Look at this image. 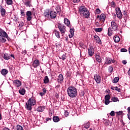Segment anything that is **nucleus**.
<instances>
[{
    "instance_id": "f257e3e1",
    "label": "nucleus",
    "mask_w": 130,
    "mask_h": 130,
    "mask_svg": "<svg viewBox=\"0 0 130 130\" xmlns=\"http://www.w3.org/2000/svg\"><path fill=\"white\" fill-rule=\"evenodd\" d=\"M67 92L68 94V96L71 97V98H75V97H77V88L74 86H70L68 89Z\"/></svg>"
},
{
    "instance_id": "f03ea898",
    "label": "nucleus",
    "mask_w": 130,
    "mask_h": 130,
    "mask_svg": "<svg viewBox=\"0 0 130 130\" xmlns=\"http://www.w3.org/2000/svg\"><path fill=\"white\" fill-rule=\"evenodd\" d=\"M79 12L81 17L89 18V16H90V12L84 6H81L79 8Z\"/></svg>"
},
{
    "instance_id": "7ed1b4c3",
    "label": "nucleus",
    "mask_w": 130,
    "mask_h": 130,
    "mask_svg": "<svg viewBox=\"0 0 130 130\" xmlns=\"http://www.w3.org/2000/svg\"><path fill=\"white\" fill-rule=\"evenodd\" d=\"M36 104V100L34 98H30L28 100L25 105V108L27 110H32V106H34Z\"/></svg>"
},
{
    "instance_id": "20e7f679",
    "label": "nucleus",
    "mask_w": 130,
    "mask_h": 130,
    "mask_svg": "<svg viewBox=\"0 0 130 130\" xmlns=\"http://www.w3.org/2000/svg\"><path fill=\"white\" fill-rule=\"evenodd\" d=\"M7 39H6V31L0 28V43H6Z\"/></svg>"
},
{
    "instance_id": "39448f33",
    "label": "nucleus",
    "mask_w": 130,
    "mask_h": 130,
    "mask_svg": "<svg viewBox=\"0 0 130 130\" xmlns=\"http://www.w3.org/2000/svg\"><path fill=\"white\" fill-rule=\"evenodd\" d=\"M58 28L59 29V31L62 35V36H63V35H64L66 31H67V29L66 28V26H64V25L62 24L61 23H58Z\"/></svg>"
},
{
    "instance_id": "423d86ee",
    "label": "nucleus",
    "mask_w": 130,
    "mask_h": 130,
    "mask_svg": "<svg viewBox=\"0 0 130 130\" xmlns=\"http://www.w3.org/2000/svg\"><path fill=\"white\" fill-rule=\"evenodd\" d=\"M111 29L113 30V31H117L118 30V25H117V23L115 22L114 20H112L111 24Z\"/></svg>"
},
{
    "instance_id": "0eeeda50",
    "label": "nucleus",
    "mask_w": 130,
    "mask_h": 130,
    "mask_svg": "<svg viewBox=\"0 0 130 130\" xmlns=\"http://www.w3.org/2000/svg\"><path fill=\"white\" fill-rule=\"evenodd\" d=\"M32 14L34 16H35V12H31L30 11H28L26 12L27 20L31 21L32 20Z\"/></svg>"
},
{
    "instance_id": "6e6552de",
    "label": "nucleus",
    "mask_w": 130,
    "mask_h": 130,
    "mask_svg": "<svg viewBox=\"0 0 130 130\" xmlns=\"http://www.w3.org/2000/svg\"><path fill=\"white\" fill-rule=\"evenodd\" d=\"M116 13L117 18L121 19L122 18V14H121V11L120 8H116Z\"/></svg>"
},
{
    "instance_id": "1a4fd4ad",
    "label": "nucleus",
    "mask_w": 130,
    "mask_h": 130,
    "mask_svg": "<svg viewBox=\"0 0 130 130\" xmlns=\"http://www.w3.org/2000/svg\"><path fill=\"white\" fill-rule=\"evenodd\" d=\"M94 80L97 84H100L101 83V77L98 74L94 75Z\"/></svg>"
},
{
    "instance_id": "9d476101",
    "label": "nucleus",
    "mask_w": 130,
    "mask_h": 130,
    "mask_svg": "<svg viewBox=\"0 0 130 130\" xmlns=\"http://www.w3.org/2000/svg\"><path fill=\"white\" fill-rule=\"evenodd\" d=\"M88 53L89 56H93L94 54V48L93 47H90L88 49Z\"/></svg>"
},
{
    "instance_id": "9b49d317",
    "label": "nucleus",
    "mask_w": 130,
    "mask_h": 130,
    "mask_svg": "<svg viewBox=\"0 0 130 130\" xmlns=\"http://www.w3.org/2000/svg\"><path fill=\"white\" fill-rule=\"evenodd\" d=\"M13 83H14V85H15L16 87H21V86H22V82L21 81H20V80H15L13 81Z\"/></svg>"
},
{
    "instance_id": "f8f14e48",
    "label": "nucleus",
    "mask_w": 130,
    "mask_h": 130,
    "mask_svg": "<svg viewBox=\"0 0 130 130\" xmlns=\"http://www.w3.org/2000/svg\"><path fill=\"white\" fill-rule=\"evenodd\" d=\"M40 65V62H39V60L38 59H36L34 61L32 62V67L34 68H36L37 67H39Z\"/></svg>"
},
{
    "instance_id": "ddd939ff",
    "label": "nucleus",
    "mask_w": 130,
    "mask_h": 130,
    "mask_svg": "<svg viewBox=\"0 0 130 130\" xmlns=\"http://www.w3.org/2000/svg\"><path fill=\"white\" fill-rule=\"evenodd\" d=\"M31 0H23V2L26 7H29V8H30V7H32V5L31 4Z\"/></svg>"
},
{
    "instance_id": "4468645a",
    "label": "nucleus",
    "mask_w": 130,
    "mask_h": 130,
    "mask_svg": "<svg viewBox=\"0 0 130 130\" xmlns=\"http://www.w3.org/2000/svg\"><path fill=\"white\" fill-rule=\"evenodd\" d=\"M56 12L52 11L50 13V17L51 19H55L56 18Z\"/></svg>"
},
{
    "instance_id": "2eb2a0df",
    "label": "nucleus",
    "mask_w": 130,
    "mask_h": 130,
    "mask_svg": "<svg viewBox=\"0 0 130 130\" xmlns=\"http://www.w3.org/2000/svg\"><path fill=\"white\" fill-rule=\"evenodd\" d=\"M57 81L58 83H60V84H61V82L63 81V76L62 75V74H60L58 76Z\"/></svg>"
},
{
    "instance_id": "dca6fc26",
    "label": "nucleus",
    "mask_w": 130,
    "mask_h": 130,
    "mask_svg": "<svg viewBox=\"0 0 130 130\" xmlns=\"http://www.w3.org/2000/svg\"><path fill=\"white\" fill-rule=\"evenodd\" d=\"M0 13L2 17H5L6 16V9L5 8H0Z\"/></svg>"
},
{
    "instance_id": "f3484780",
    "label": "nucleus",
    "mask_w": 130,
    "mask_h": 130,
    "mask_svg": "<svg viewBox=\"0 0 130 130\" xmlns=\"http://www.w3.org/2000/svg\"><path fill=\"white\" fill-rule=\"evenodd\" d=\"M105 18H106V16H105V14H102L100 16V20L101 22H104L105 21Z\"/></svg>"
},
{
    "instance_id": "a211bd4d",
    "label": "nucleus",
    "mask_w": 130,
    "mask_h": 130,
    "mask_svg": "<svg viewBox=\"0 0 130 130\" xmlns=\"http://www.w3.org/2000/svg\"><path fill=\"white\" fill-rule=\"evenodd\" d=\"M8 73H9V71L6 69H2L1 71V74L3 76L8 75Z\"/></svg>"
},
{
    "instance_id": "6ab92c4d",
    "label": "nucleus",
    "mask_w": 130,
    "mask_h": 130,
    "mask_svg": "<svg viewBox=\"0 0 130 130\" xmlns=\"http://www.w3.org/2000/svg\"><path fill=\"white\" fill-rule=\"evenodd\" d=\"M95 58H96V61H98V62H99L100 63L102 62V59H101V57L100 56V55H96Z\"/></svg>"
},
{
    "instance_id": "aec40b11",
    "label": "nucleus",
    "mask_w": 130,
    "mask_h": 130,
    "mask_svg": "<svg viewBox=\"0 0 130 130\" xmlns=\"http://www.w3.org/2000/svg\"><path fill=\"white\" fill-rule=\"evenodd\" d=\"M94 38L95 40L96 41V43L99 44H101V40H100V38L98 37V36H94Z\"/></svg>"
},
{
    "instance_id": "412c9836",
    "label": "nucleus",
    "mask_w": 130,
    "mask_h": 130,
    "mask_svg": "<svg viewBox=\"0 0 130 130\" xmlns=\"http://www.w3.org/2000/svg\"><path fill=\"white\" fill-rule=\"evenodd\" d=\"M44 109H45V107L40 106L37 109V110L39 112H42V111H44Z\"/></svg>"
},
{
    "instance_id": "4be33fe9",
    "label": "nucleus",
    "mask_w": 130,
    "mask_h": 130,
    "mask_svg": "<svg viewBox=\"0 0 130 130\" xmlns=\"http://www.w3.org/2000/svg\"><path fill=\"white\" fill-rule=\"evenodd\" d=\"M19 93L21 95H25V94L26 93V90H25V89H24V88H20L19 90Z\"/></svg>"
},
{
    "instance_id": "5701e85b",
    "label": "nucleus",
    "mask_w": 130,
    "mask_h": 130,
    "mask_svg": "<svg viewBox=\"0 0 130 130\" xmlns=\"http://www.w3.org/2000/svg\"><path fill=\"white\" fill-rule=\"evenodd\" d=\"M70 32L71 33V35H69L70 38L74 37V34H75V29L74 28H71L70 30Z\"/></svg>"
},
{
    "instance_id": "b1692460",
    "label": "nucleus",
    "mask_w": 130,
    "mask_h": 130,
    "mask_svg": "<svg viewBox=\"0 0 130 130\" xmlns=\"http://www.w3.org/2000/svg\"><path fill=\"white\" fill-rule=\"evenodd\" d=\"M53 32L55 36L57 37V38H60V35H59V32L57 30L54 29Z\"/></svg>"
},
{
    "instance_id": "393cba45",
    "label": "nucleus",
    "mask_w": 130,
    "mask_h": 130,
    "mask_svg": "<svg viewBox=\"0 0 130 130\" xmlns=\"http://www.w3.org/2000/svg\"><path fill=\"white\" fill-rule=\"evenodd\" d=\"M49 82V79L48 78V76H45L44 79V83L48 84Z\"/></svg>"
},
{
    "instance_id": "a878e982",
    "label": "nucleus",
    "mask_w": 130,
    "mask_h": 130,
    "mask_svg": "<svg viewBox=\"0 0 130 130\" xmlns=\"http://www.w3.org/2000/svg\"><path fill=\"white\" fill-rule=\"evenodd\" d=\"M50 13L49 12V10H46L44 12V16L45 18H49Z\"/></svg>"
},
{
    "instance_id": "bb28decb",
    "label": "nucleus",
    "mask_w": 130,
    "mask_h": 130,
    "mask_svg": "<svg viewBox=\"0 0 130 130\" xmlns=\"http://www.w3.org/2000/svg\"><path fill=\"white\" fill-rule=\"evenodd\" d=\"M64 23L65 25H67V26H69L71 22H70V20H69L68 18H64Z\"/></svg>"
},
{
    "instance_id": "cd10ccee",
    "label": "nucleus",
    "mask_w": 130,
    "mask_h": 130,
    "mask_svg": "<svg viewBox=\"0 0 130 130\" xmlns=\"http://www.w3.org/2000/svg\"><path fill=\"white\" fill-rule=\"evenodd\" d=\"M111 89L112 90H115V91H117L118 92H120V88H118V87L117 86H116V87L112 86L111 87Z\"/></svg>"
},
{
    "instance_id": "c85d7f7f",
    "label": "nucleus",
    "mask_w": 130,
    "mask_h": 130,
    "mask_svg": "<svg viewBox=\"0 0 130 130\" xmlns=\"http://www.w3.org/2000/svg\"><path fill=\"white\" fill-rule=\"evenodd\" d=\"M54 122H58L59 121V118L58 116H54L53 117Z\"/></svg>"
},
{
    "instance_id": "c756f323",
    "label": "nucleus",
    "mask_w": 130,
    "mask_h": 130,
    "mask_svg": "<svg viewBox=\"0 0 130 130\" xmlns=\"http://www.w3.org/2000/svg\"><path fill=\"white\" fill-rule=\"evenodd\" d=\"M114 42L116 43H117L118 42H119V41H120V39L119 38V37H114Z\"/></svg>"
},
{
    "instance_id": "7c9ffc66",
    "label": "nucleus",
    "mask_w": 130,
    "mask_h": 130,
    "mask_svg": "<svg viewBox=\"0 0 130 130\" xmlns=\"http://www.w3.org/2000/svg\"><path fill=\"white\" fill-rule=\"evenodd\" d=\"M113 30L111 29V27H109L108 29V35H109V36H111V35H112V33L111 32H112Z\"/></svg>"
},
{
    "instance_id": "2f4dec72",
    "label": "nucleus",
    "mask_w": 130,
    "mask_h": 130,
    "mask_svg": "<svg viewBox=\"0 0 130 130\" xmlns=\"http://www.w3.org/2000/svg\"><path fill=\"white\" fill-rule=\"evenodd\" d=\"M112 101H113V102H119V100H118V98H116V97H113L111 99Z\"/></svg>"
},
{
    "instance_id": "473e14b6",
    "label": "nucleus",
    "mask_w": 130,
    "mask_h": 130,
    "mask_svg": "<svg viewBox=\"0 0 130 130\" xmlns=\"http://www.w3.org/2000/svg\"><path fill=\"white\" fill-rule=\"evenodd\" d=\"M4 59H6V60H9L11 58L10 56H8V54H4Z\"/></svg>"
},
{
    "instance_id": "72a5a7b5",
    "label": "nucleus",
    "mask_w": 130,
    "mask_h": 130,
    "mask_svg": "<svg viewBox=\"0 0 130 130\" xmlns=\"http://www.w3.org/2000/svg\"><path fill=\"white\" fill-rule=\"evenodd\" d=\"M55 10H56L57 13H60V12H61V9L60 8V7H59L58 6L56 7Z\"/></svg>"
},
{
    "instance_id": "f704fd0d",
    "label": "nucleus",
    "mask_w": 130,
    "mask_h": 130,
    "mask_svg": "<svg viewBox=\"0 0 130 130\" xmlns=\"http://www.w3.org/2000/svg\"><path fill=\"white\" fill-rule=\"evenodd\" d=\"M112 59L111 58H106V63L107 64H110L111 63Z\"/></svg>"
},
{
    "instance_id": "c9c22d12",
    "label": "nucleus",
    "mask_w": 130,
    "mask_h": 130,
    "mask_svg": "<svg viewBox=\"0 0 130 130\" xmlns=\"http://www.w3.org/2000/svg\"><path fill=\"white\" fill-rule=\"evenodd\" d=\"M84 127H85V128H89V127H90V122H88L87 123L84 124Z\"/></svg>"
},
{
    "instance_id": "e433bc0d",
    "label": "nucleus",
    "mask_w": 130,
    "mask_h": 130,
    "mask_svg": "<svg viewBox=\"0 0 130 130\" xmlns=\"http://www.w3.org/2000/svg\"><path fill=\"white\" fill-rule=\"evenodd\" d=\"M6 4L8 5H13V0H7Z\"/></svg>"
},
{
    "instance_id": "4c0bfd02",
    "label": "nucleus",
    "mask_w": 130,
    "mask_h": 130,
    "mask_svg": "<svg viewBox=\"0 0 130 130\" xmlns=\"http://www.w3.org/2000/svg\"><path fill=\"white\" fill-rule=\"evenodd\" d=\"M118 81H119V78L115 77L113 80V83H116L118 82Z\"/></svg>"
},
{
    "instance_id": "58836bf2",
    "label": "nucleus",
    "mask_w": 130,
    "mask_h": 130,
    "mask_svg": "<svg viewBox=\"0 0 130 130\" xmlns=\"http://www.w3.org/2000/svg\"><path fill=\"white\" fill-rule=\"evenodd\" d=\"M60 59H62V60H64L66 58H67V56H66V54H63L61 57H59Z\"/></svg>"
},
{
    "instance_id": "ea45409f",
    "label": "nucleus",
    "mask_w": 130,
    "mask_h": 130,
    "mask_svg": "<svg viewBox=\"0 0 130 130\" xmlns=\"http://www.w3.org/2000/svg\"><path fill=\"white\" fill-rule=\"evenodd\" d=\"M20 14H21V16H25V10L24 9H21L20 10Z\"/></svg>"
},
{
    "instance_id": "a19ab883",
    "label": "nucleus",
    "mask_w": 130,
    "mask_h": 130,
    "mask_svg": "<svg viewBox=\"0 0 130 130\" xmlns=\"http://www.w3.org/2000/svg\"><path fill=\"white\" fill-rule=\"evenodd\" d=\"M110 95L107 94L105 96V100H110Z\"/></svg>"
},
{
    "instance_id": "79ce46f5",
    "label": "nucleus",
    "mask_w": 130,
    "mask_h": 130,
    "mask_svg": "<svg viewBox=\"0 0 130 130\" xmlns=\"http://www.w3.org/2000/svg\"><path fill=\"white\" fill-rule=\"evenodd\" d=\"M6 38H7L8 41H11V38L9 37V35H8V34H7L6 32L5 34V39Z\"/></svg>"
},
{
    "instance_id": "37998d69",
    "label": "nucleus",
    "mask_w": 130,
    "mask_h": 130,
    "mask_svg": "<svg viewBox=\"0 0 130 130\" xmlns=\"http://www.w3.org/2000/svg\"><path fill=\"white\" fill-rule=\"evenodd\" d=\"M94 31L95 32H101L102 31V28H95Z\"/></svg>"
},
{
    "instance_id": "c03bdc74",
    "label": "nucleus",
    "mask_w": 130,
    "mask_h": 130,
    "mask_svg": "<svg viewBox=\"0 0 130 130\" xmlns=\"http://www.w3.org/2000/svg\"><path fill=\"white\" fill-rule=\"evenodd\" d=\"M17 130H24V129H23V127H22V126L18 125L17 126Z\"/></svg>"
},
{
    "instance_id": "a18cd8bd",
    "label": "nucleus",
    "mask_w": 130,
    "mask_h": 130,
    "mask_svg": "<svg viewBox=\"0 0 130 130\" xmlns=\"http://www.w3.org/2000/svg\"><path fill=\"white\" fill-rule=\"evenodd\" d=\"M108 71H109V73H112V72L113 71V68H112V67H111V66H110L109 67Z\"/></svg>"
},
{
    "instance_id": "49530a36",
    "label": "nucleus",
    "mask_w": 130,
    "mask_h": 130,
    "mask_svg": "<svg viewBox=\"0 0 130 130\" xmlns=\"http://www.w3.org/2000/svg\"><path fill=\"white\" fill-rule=\"evenodd\" d=\"M110 103V101L107 100H105V105H108Z\"/></svg>"
},
{
    "instance_id": "de8ad7c7",
    "label": "nucleus",
    "mask_w": 130,
    "mask_h": 130,
    "mask_svg": "<svg viewBox=\"0 0 130 130\" xmlns=\"http://www.w3.org/2000/svg\"><path fill=\"white\" fill-rule=\"evenodd\" d=\"M122 113H123L122 111H120L119 112H116L117 115H121L122 114Z\"/></svg>"
},
{
    "instance_id": "09e8293b",
    "label": "nucleus",
    "mask_w": 130,
    "mask_h": 130,
    "mask_svg": "<svg viewBox=\"0 0 130 130\" xmlns=\"http://www.w3.org/2000/svg\"><path fill=\"white\" fill-rule=\"evenodd\" d=\"M120 51L121 52H126V51H127V50L125 48H122Z\"/></svg>"
},
{
    "instance_id": "8fccbe9b",
    "label": "nucleus",
    "mask_w": 130,
    "mask_h": 130,
    "mask_svg": "<svg viewBox=\"0 0 130 130\" xmlns=\"http://www.w3.org/2000/svg\"><path fill=\"white\" fill-rule=\"evenodd\" d=\"M111 116H114L115 115V112L114 111H112L110 113Z\"/></svg>"
},
{
    "instance_id": "3c124183",
    "label": "nucleus",
    "mask_w": 130,
    "mask_h": 130,
    "mask_svg": "<svg viewBox=\"0 0 130 130\" xmlns=\"http://www.w3.org/2000/svg\"><path fill=\"white\" fill-rule=\"evenodd\" d=\"M95 12L96 14H100L101 11H100V9H99V8H98L97 9H96Z\"/></svg>"
},
{
    "instance_id": "603ef678",
    "label": "nucleus",
    "mask_w": 130,
    "mask_h": 130,
    "mask_svg": "<svg viewBox=\"0 0 130 130\" xmlns=\"http://www.w3.org/2000/svg\"><path fill=\"white\" fill-rule=\"evenodd\" d=\"M67 77H71V73L69 71H68L67 72Z\"/></svg>"
},
{
    "instance_id": "864d4df0",
    "label": "nucleus",
    "mask_w": 130,
    "mask_h": 130,
    "mask_svg": "<svg viewBox=\"0 0 130 130\" xmlns=\"http://www.w3.org/2000/svg\"><path fill=\"white\" fill-rule=\"evenodd\" d=\"M64 115L67 117L69 115V112L68 111H65L64 112Z\"/></svg>"
},
{
    "instance_id": "5fc2aeb1",
    "label": "nucleus",
    "mask_w": 130,
    "mask_h": 130,
    "mask_svg": "<svg viewBox=\"0 0 130 130\" xmlns=\"http://www.w3.org/2000/svg\"><path fill=\"white\" fill-rule=\"evenodd\" d=\"M49 120H51V118H46L45 122H47V121H49Z\"/></svg>"
},
{
    "instance_id": "6e6d98bb",
    "label": "nucleus",
    "mask_w": 130,
    "mask_h": 130,
    "mask_svg": "<svg viewBox=\"0 0 130 130\" xmlns=\"http://www.w3.org/2000/svg\"><path fill=\"white\" fill-rule=\"evenodd\" d=\"M73 3L76 4V3H79L80 0H73Z\"/></svg>"
},
{
    "instance_id": "4d7b16f0",
    "label": "nucleus",
    "mask_w": 130,
    "mask_h": 130,
    "mask_svg": "<svg viewBox=\"0 0 130 130\" xmlns=\"http://www.w3.org/2000/svg\"><path fill=\"white\" fill-rule=\"evenodd\" d=\"M43 93H44L45 94L46 93V89L45 88L43 89Z\"/></svg>"
},
{
    "instance_id": "13d9d810",
    "label": "nucleus",
    "mask_w": 130,
    "mask_h": 130,
    "mask_svg": "<svg viewBox=\"0 0 130 130\" xmlns=\"http://www.w3.org/2000/svg\"><path fill=\"white\" fill-rule=\"evenodd\" d=\"M122 63H123V64H126V61L123 60V61H122Z\"/></svg>"
},
{
    "instance_id": "bf43d9fd",
    "label": "nucleus",
    "mask_w": 130,
    "mask_h": 130,
    "mask_svg": "<svg viewBox=\"0 0 130 130\" xmlns=\"http://www.w3.org/2000/svg\"><path fill=\"white\" fill-rule=\"evenodd\" d=\"M40 94L41 96H43V95H45V93H44V92H40Z\"/></svg>"
},
{
    "instance_id": "052dcab7",
    "label": "nucleus",
    "mask_w": 130,
    "mask_h": 130,
    "mask_svg": "<svg viewBox=\"0 0 130 130\" xmlns=\"http://www.w3.org/2000/svg\"><path fill=\"white\" fill-rule=\"evenodd\" d=\"M127 116H128V119L130 120V113L127 114Z\"/></svg>"
},
{
    "instance_id": "680f3d73",
    "label": "nucleus",
    "mask_w": 130,
    "mask_h": 130,
    "mask_svg": "<svg viewBox=\"0 0 130 130\" xmlns=\"http://www.w3.org/2000/svg\"><path fill=\"white\" fill-rule=\"evenodd\" d=\"M127 111H128V113H130V107H128L127 108Z\"/></svg>"
},
{
    "instance_id": "e2e57ef3",
    "label": "nucleus",
    "mask_w": 130,
    "mask_h": 130,
    "mask_svg": "<svg viewBox=\"0 0 130 130\" xmlns=\"http://www.w3.org/2000/svg\"><path fill=\"white\" fill-rule=\"evenodd\" d=\"M60 85L58 84L56 86V88H60Z\"/></svg>"
},
{
    "instance_id": "0e129e2a",
    "label": "nucleus",
    "mask_w": 130,
    "mask_h": 130,
    "mask_svg": "<svg viewBox=\"0 0 130 130\" xmlns=\"http://www.w3.org/2000/svg\"><path fill=\"white\" fill-rule=\"evenodd\" d=\"M111 62H112L113 63H114L115 62V60H114V59H113L111 60Z\"/></svg>"
},
{
    "instance_id": "69168bd1",
    "label": "nucleus",
    "mask_w": 130,
    "mask_h": 130,
    "mask_svg": "<svg viewBox=\"0 0 130 130\" xmlns=\"http://www.w3.org/2000/svg\"><path fill=\"white\" fill-rule=\"evenodd\" d=\"M112 5L113 6H115V3H114V2H112Z\"/></svg>"
},
{
    "instance_id": "338daca9",
    "label": "nucleus",
    "mask_w": 130,
    "mask_h": 130,
    "mask_svg": "<svg viewBox=\"0 0 130 130\" xmlns=\"http://www.w3.org/2000/svg\"><path fill=\"white\" fill-rule=\"evenodd\" d=\"M37 46H34V48H35V49H36V50H37Z\"/></svg>"
},
{
    "instance_id": "774afa93",
    "label": "nucleus",
    "mask_w": 130,
    "mask_h": 130,
    "mask_svg": "<svg viewBox=\"0 0 130 130\" xmlns=\"http://www.w3.org/2000/svg\"><path fill=\"white\" fill-rule=\"evenodd\" d=\"M4 130H10V129L8 128H5Z\"/></svg>"
}]
</instances>
